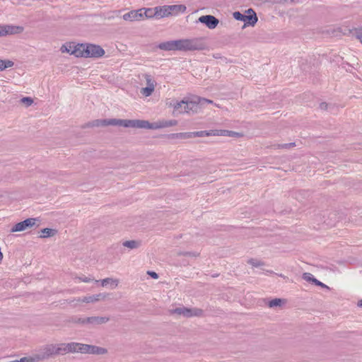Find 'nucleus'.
Here are the masks:
<instances>
[{"label":"nucleus","instance_id":"nucleus-1","mask_svg":"<svg viewBox=\"0 0 362 362\" xmlns=\"http://www.w3.org/2000/svg\"><path fill=\"white\" fill-rule=\"evenodd\" d=\"M158 48L165 51H201L206 48V45L204 38L195 37L165 41L158 44Z\"/></svg>","mask_w":362,"mask_h":362},{"label":"nucleus","instance_id":"nucleus-2","mask_svg":"<svg viewBox=\"0 0 362 362\" xmlns=\"http://www.w3.org/2000/svg\"><path fill=\"white\" fill-rule=\"evenodd\" d=\"M71 54L76 57L99 58L105 54V50L100 46L93 44H78L74 46Z\"/></svg>","mask_w":362,"mask_h":362},{"label":"nucleus","instance_id":"nucleus-3","mask_svg":"<svg viewBox=\"0 0 362 362\" xmlns=\"http://www.w3.org/2000/svg\"><path fill=\"white\" fill-rule=\"evenodd\" d=\"M233 16L235 20L244 22L243 27L254 26L258 20L257 14L252 8L247 9L245 13L235 11Z\"/></svg>","mask_w":362,"mask_h":362},{"label":"nucleus","instance_id":"nucleus-4","mask_svg":"<svg viewBox=\"0 0 362 362\" xmlns=\"http://www.w3.org/2000/svg\"><path fill=\"white\" fill-rule=\"evenodd\" d=\"M105 127L109 125L141 129V119H105Z\"/></svg>","mask_w":362,"mask_h":362},{"label":"nucleus","instance_id":"nucleus-5","mask_svg":"<svg viewBox=\"0 0 362 362\" xmlns=\"http://www.w3.org/2000/svg\"><path fill=\"white\" fill-rule=\"evenodd\" d=\"M186 9L187 7L183 4L158 6V11L161 18L170 15L183 13L186 11Z\"/></svg>","mask_w":362,"mask_h":362},{"label":"nucleus","instance_id":"nucleus-6","mask_svg":"<svg viewBox=\"0 0 362 362\" xmlns=\"http://www.w3.org/2000/svg\"><path fill=\"white\" fill-rule=\"evenodd\" d=\"M177 124V121L175 119L159 120L158 122L153 123H150L148 121L146 120H141V129H157L175 126Z\"/></svg>","mask_w":362,"mask_h":362},{"label":"nucleus","instance_id":"nucleus-7","mask_svg":"<svg viewBox=\"0 0 362 362\" xmlns=\"http://www.w3.org/2000/svg\"><path fill=\"white\" fill-rule=\"evenodd\" d=\"M56 355L55 344H47L35 354V360H37V361L48 359Z\"/></svg>","mask_w":362,"mask_h":362},{"label":"nucleus","instance_id":"nucleus-8","mask_svg":"<svg viewBox=\"0 0 362 362\" xmlns=\"http://www.w3.org/2000/svg\"><path fill=\"white\" fill-rule=\"evenodd\" d=\"M174 314H177L179 315H183L186 317H201L204 314L203 310L197 308H188L186 307H180L176 308L172 311Z\"/></svg>","mask_w":362,"mask_h":362},{"label":"nucleus","instance_id":"nucleus-9","mask_svg":"<svg viewBox=\"0 0 362 362\" xmlns=\"http://www.w3.org/2000/svg\"><path fill=\"white\" fill-rule=\"evenodd\" d=\"M23 30L24 28L20 25H0V37L20 34Z\"/></svg>","mask_w":362,"mask_h":362},{"label":"nucleus","instance_id":"nucleus-10","mask_svg":"<svg viewBox=\"0 0 362 362\" xmlns=\"http://www.w3.org/2000/svg\"><path fill=\"white\" fill-rule=\"evenodd\" d=\"M79 352L82 354L103 355L105 354L107 352V350L105 348L94 345L81 344Z\"/></svg>","mask_w":362,"mask_h":362},{"label":"nucleus","instance_id":"nucleus-11","mask_svg":"<svg viewBox=\"0 0 362 362\" xmlns=\"http://www.w3.org/2000/svg\"><path fill=\"white\" fill-rule=\"evenodd\" d=\"M38 221H39V220L37 218H28L23 221H21V222L15 224L12 227L11 231L12 233L23 231L28 228L33 227Z\"/></svg>","mask_w":362,"mask_h":362},{"label":"nucleus","instance_id":"nucleus-12","mask_svg":"<svg viewBox=\"0 0 362 362\" xmlns=\"http://www.w3.org/2000/svg\"><path fill=\"white\" fill-rule=\"evenodd\" d=\"M186 103L183 107V113L194 114L201 110L199 103H198V98L196 97L193 100H186Z\"/></svg>","mask_w":362,"mask_h":362},{"label":"nucleus","instance_id":"nucleus-13","mask_svg":"<svg viewBox=\"0 0 362 362\" xmlns=\"http://www.w3.org/2000/svg\"><path fill=\"white\" fill-rule=\"evenodd\" d=\"M198 22H200L209 29H214L218 24V19L212 15L202 16L199 18Z\"/></svg>","mask_w":362,"mask_h":362},{"label":"nucleus","instance_id":"nucleus-14","mask_svg":"<svg viewBox=\"0 0 362 362\" xmlns=\"http://www.w3.org/2000/svg\"><path fill=\"white\" fill-rule=\"evenodd\" d=\"M141 10H142V19H144V17L146 18H151L153 17L158 19L161 18L158 11V6L155 8H142Z\"/></svg>","mask_w":362,"mask_h":362},{"label":"nucleus","instance_id":"nucleus-15","mask_svg":"<svg viewBox=\"0 0 362 362\" xmlns=\"http://www.w3.org/2000/svg\"><path fill=\"white\" fill-rule=\"evenodd\" d=\"M124 21H134L142 20V10L141 8L131 11L123 15Z\"/></svg>","mask_w":362,"mask_h":362},{"label":"nucleus","instance_id":"nucleus-16","mask_svg":"<svg viewBox=\"0 0 362 362\" xmlns=\"http://www.w3.org/2000/svg\"><path fill=\"white\" fill-rule=\"evenodd\" d=\"M340 32L342 33L344 35H349L353 34L356 37V39L359 40L361 43L362 44V26L358 28L349 29L347 28H340Z\"/></svg>","mask_w":362,"mask_h":362},{"label":"nucleus","instance_id":"nucleus-17","mask_svg":"<svg viewBox=\"0 0 362 362\" xmlns=\"http://www.w3.org/2000/svg\"><path fill=\"white\" fill-rule=\"evenodd\" d=\"M106 295L103 293H98L95 295L85 296L83 298H78L76 300L78 303H94L99 301L101 299H105Z\"/></svg>","mask_w":362,"mask_h":362},{"label":"nucleus","instance_id":"nucleus-18","mask_svg":"<svg viewBox=\"0 0 362 362\" xmlns=\"http://www.w3.org/2000/svg\"><path fill=\"white\" fill-rule=\"evenodd\" d=\"M109 320L108 317L92 316L86 317L88 324L93 326L107 323Z\"/></svg>","mask_w":362,"mask_h":362},{"label":"nucleus","instance_id":"nucleus-19","mask_svg":"<svg viewBox=\"0 0 362 362\" xmlns=\"http://www.w3.org/2000/svg\"><path fill=\"white\" fill-rule=\"evenodd\" d=\"M186 103L185 100L181 101H172L170 103L169 106L173 107V115H177L178 114L183 113V107Z\"/></svg>","mask_w":362,"mask_h":362},{"label":"nucleus","instance_id":"nucleus-20","mask_svg":"<svg viewBox=\"0 0 362 362\" xmlns=\"http://www.w3.org/2000/svg\"><path fill=\"white\" fill-rule=\"evenodd\" d=\"M240 134L236 132L229 131L226 129H215V136H238Z\"/></svg>","mask_w":362,"mask_h":362},{"label":"nucleus","instance_id":"nucleus-21","mask_svg":"<svg viewBox=\"0 0 362 362\" xmlns=\"http://www.w3.org/2000/svg\"><path fill=\"white\" fill-rule=\"evenodd\" d=\"M192 138L194 137H202V136H215V129L209 130V131H199L192 132Z\"/></svg>","mask_w":362,"mask_h":362},{"label":"nucleus","instance_id":"nucleus-22","mask_svg":"<svg viewBox=\"0 0 362 362\" xmlns=\"http://www.w3.org/2000/svg\"><path fill=\"white\" fill-rule=\"evenodd\" d=\"M67 343H62L58 345H55V351L57 355H64L66 353H69L67 350Z\"/></svg>","mask_w":362,"mask_h":362},{"label":"nucleus","instance_id":"nucleus-23","mask_svg":"<svg viewBox=\"0 0 362 362\" xmlns=\"http://www.w3.org/2000/svg\"><path fill=\"white\" fill-rule=\"evenodd\" d=\"M172 139H187L192 138V132H181L170 134Z\"/></svg>","mask_w":362,"mask_h":362},{"label":"nucleus","instance_id":"nucleus-24","mask_svg":"<svg viewBox=\"0 0 362 362\" xmlns=\"http://www.w3.org/2000/svg\"><path fill=\"white\" fill-rule=\"evenodd\" d=\"M109 284L111 286L112 288H115L118 285V281L111 278H106L101 281V285L103 286H107Z\"/></svg>","mask_w":362,"mask_h":362},{"label":"nucleus","instance_id":"nucleus-25","mask_svg":"<svg viewBox=\"0 0 362 362\" xmlns=\"http://www.w3.org/2000/svg\"><path fill=\"white\" fill-rule=\"evenodd\" d=\"M80 345L81 343L77 342L67 343L66 347L68 348L69 353L79 352Z\"/></svg>","mask_w":362,"mask_h":362},{"label":"nucleus","instance_id":"nucleus-26","mask_svg":"<svg viewBox=\"0 0 362 362\" xmlns=\"http://www.w3.org/2000/svg\"><path fill=\"white\" fill-rule=\"evenodd\" d=\"M140 245V242L136 240H127L123 243V246L130 249L138 248Z\"/></svg>","mask_w":362,"mask_h":362},{"label":"nucleus","instance_id":"nucleus-27","mask_svg":"<svg viewBox=\"0 0 362 362\" xmlns=\"http://www.w3.org/2000/svg\"><path fill=\"white\" fill-rule=\"evenodd\" d=\"M42 235H40V238H49L51 236H53L57 233L56 230L52 229V228H44L41 230Z\"/></svg>","mask_w":362,"mask_h":362},{"label":"nucleus","instance_id":"nucleus-28","mask_svg":"<svg viewBox=\"0 0 362 362\" xmlns=\"http://www.w3.org/2000/svg\"><path fill=\"white\" fill-rule=\"evenodd\" d=\"M13 64V62L11 60H4L0 59V71H4L7 68L12 67Z\"/></svg>","mask_w":362,"mask_h":362},{"label":"nucleus","instance_id":"nucleus-29","mask_svg":"<svg viewBox=\"0 0 362 362\" xmlns=\"http://www.w3.org/2000/svg\"><path fill=\"white\" fill-rule=\"evenodd\" d=\"M105 119H95L91 122H89L88 127H105Z\"/></svg>","mask_w":362,"mask_h":362},{"label":"nucleus","instance_id":"nucleus-30","mask_svg":"<svg viewBox=\"0 0 362 362\" xmlns=\"http://www.w3.org/2000/svg\"><path fill=\"white\" fill-rule=\"evenodd\" d=\"M283 303V300L281 298H274L269 302V306L274 308L276 306H281Z\"/></svg>","mask_w":362,"mask_h":362},{"label":"nucleus","instance_id":"nucleus-31","mask_svg":"<svg viewBox=\"0 0 362 362\" xmlns=\"http://www.w3.org/2000/svg\"><path fill=\"white\" fill-rule=\"evenodd\" d=\"M144 78L146 79L147 86L153 87L155 88V81L152 78L151 76L149 74H145Z\"/></svg>","mask_w":362,"mask_h":362},{"label":"nucleus","instance_id":"nucleus-32","mask_svg":"<svg viewBox=\"0 0 362 362\" xmlns=\"http://www.w3.org/2000/svg\"><path fill=\"white\" fill-rule=\"evenodd\" d=\"M14 362H37L35 354L31 357H23L20 360H15Z\"/></svg>","mask_w":362,"mask_h":362},{"label":"nucleus","instance_id":"nucleus-33","mask_svg":"<svg viewBox=\"0 0 362 362\" xmlns=\"http://www.w3.org/2000/svg\"><path fill=\"white\" fill-rule=\"evenodd\" d=\"M303 279L308 282H312L314 284L315 278L310 273H303Z\"/></svg>","mask_w":362,"mask_h":362},{"label":"nucleus","instance_id":"nucleus-34","mask_svg":"<svg viewBox=\"0 0 362 362\" xmlns=\"http://www.w3.org/2000/svg\"><path fill=\"white\" fill-rule=\"evenodd\" d=\"M154 91V88L153 87H145V88H143L141 89V93L146 95V96H149L151 95L153 92Z\"/></svg>","mask_w":362,"mask_h":362},{"label":"nucleus","instance_id":"nucleus-35","mask_svg":"<svg viewBox=\"0 0 362 362\" xmlns=\"http://www.w3.org/2000/svg\"><path fill=\"white\" fill-rule=\"evenodd\" d=\"M248 264L252 265L255 267H259L260 266L264 265V263L259 260L255 259H250L248 260Z\"/></svg>","mask_w":362,"mask_h":362},{"label":"nucleus","instance_id":"nucleus-36","mask_svg":"<svg viewBox=\"0 0 362 362\" xmlns=\"http://www.w3.org/2000/svg\"><path fill=\"white\" fill-rule=\"evenodd\" d=\"M197 98H198V103H199V105H200L201 108L206 103H208V104H212L213 103V101L211 100H209V99H206V98H201V97H197Z\"/></svg>","mask_w":362,"mask_h":362},{"label":"nucleus","instance_id":"nucleus-37","mask_svg":"<svg viewBox=\"0 0 362 362\" xmlns=\"http://www.w3.org/2000/svg\"><path fill=\"white\" fill-rule=\"evenodd\" d=\"M76 279H78L80 281L85 282V283H90L94 281V279L90 276H77Z\"/></svg>","mask_w":362,"mask_h":362},{"label":"nucleus","instance_id":"nucleus-38","mask_svg":"<svg viewBox=\"0 0 362 362\" xmlns=\"http://www.w3.org/2000/svg\"><path fill=\"white\" fill-rule=\"evenodd\" d=\"M295 146H296V144L294 142H292V143H288V144H278L276 146V148H290Z\"/></svg>","mask_w":362,"mask_h":362},{"label":"nucleus","instance_id":"nucleus-39","mask_svg":"<svg viewBox=\"0 0 362 362\" xmlns=\"http://www.w3.org/2000/svg\"><path fill=\"white\" fill-rule=\"evenodd\" d=\"M73 322L78 324L86 325L88 322H86V317H74L73 319Z\"/></svg>","mask_w":362,"mask_h":362},{"label":"nucleus","instance_id":"nucleus-40","mask_svg":"<svg viewBox=\"0 0 362 362\" xmlns=\"http://www.w3.org/2000/svg\"><path fill=\"white\" fill-rule=\"evenodd\" d=\"M21 103H25L27 107L32 105L33 100L30 97H24L21 100Z\"/></svg>","mask_w":362,"mask_h":362},{"label":"nucleus","instance_id":"nucleus-41","mask_svg":"<svg viewBox=\"0 0 362 362\" xmlns=\"http://www.w3.org/2000/svg\"><path fill=\"white\" fill-rule=\"evenodd\" d=\"M177 255H183V256H194V257L197 256V253L191 252H177Z\"/></svg>","mask_w":362,"mask_h":362},{"label":"nucleus","instance_id":"nucleus-42","mask_svg":"<svg viewBox=\"0 0 362 362\" xmlns=\"http://www.w3.org/2000/svg\"><path fill=\"white\" fill-rule=\"evenodd\" d=\"M314 284L316 286H319L322 288H328V286L325 285V284L322 283L321 281H318L317 279H315Z\"/></svg>","mask_w":362,"mask_h":362},{"label":"nucleus","instance_id":"nucleus-43","mask_svg":"<svg viewBox=\"0 0 362 362\" xmlns=\"http://www.w3.org/2000/svg\"><path fill=\"white\" fill-rule=\"evenodd\" d=\"M147 274L154 279H157L158 278V274L155 272L148 271Z\"/></svg>","mask_w":362,"mask_h":362},{"label":"nucleus","instance_id":"nucleus-44","mask_svg":"<svg viewBox=\"0 0 362 362\" xmlns=\"http://www.w3.org/2000/svg\"><path fill=\"white\" fill-rule=\"evenodd\" d=\"M328 106H329V104H327V103H325V102L321 103L320 104V108L321 110H327L328 109Z\"/></svg>","mask_w":362,"mask_h":362},{"label":"nucleus","instance_id":"nucleus-45","mask_svg":"<svg viewBox=\"0 0 362 362\" xmlns=\"http://www.w3.org/2000/svg\"><path fill=\"white\" fill-rule=\"evenodd\" d=\"M61 50L62 52H69L70 49H68L65 45H62Z\"/></svg>","mask_w":362,"mask_h":362},{"label":"nucleus","instance_id":"nucleus-46","mask_svg":"<svg viewBox=\"0 0 362 362\" xmlns=\"http://www.w3.org/2000/svg\"><path fill=\"white\" fill-rule=\"evenodd\" d=\"M358 306L362 307V299L358 301Z\"/></svg>","mask_w":362,"mask_h":362}]
</instances>
